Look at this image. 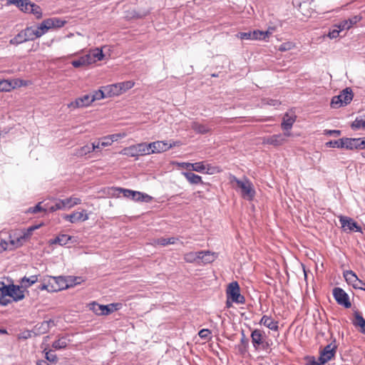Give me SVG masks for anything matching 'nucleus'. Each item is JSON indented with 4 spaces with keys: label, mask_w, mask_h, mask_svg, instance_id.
I'll list each match as a JSON object with an SVG mask.
<instances>
[{
    "label": "nucleus",
    "mask_w": 365,
    "mask_h": 365,
    "mask_svg": "<svg viewBox=\"0 0 365 365\" xmlns=\"http://www.w3.org/2000/svg\"><path fill=\"white\" fill-rule=\"evenodd\" d=\"M191 128L198 134H206L211 130V128L207 125L200 123L197 121L191 123Z\"/></svg>",
    "instance_id": "412c9836"
},
{
    "label": "nucleus",
    "mask_w": 365,
    "mask_h": 365,
    "mask_svg": "<svg viewBox=\"0 0 365 365\" xmlns=\"http://www.w3.org/2000/svg\"><path fill=\"white\" fill-rule=\"evenodd\" d=\"M289 136H291L290 132L265 136L262 138V143L271 145L274 147L280 146L287 142V138Z\"/></svg>",
    "instance_id": "39448f33"
},
{
    "label": "nucleus",
    "mask_w": 365,
    "mask_h": 365,
    "mask_svg": "<svg viewBox=\"0 0 365 365\" xmlns=\"http://www.w3.org/2000/svg\"><path fill=\"white\" fill-rule=\"evenodd\" d=\"M249 345V339L245 336L244 331H242V337L240 339V344L237 346L238 351L241 354H245L247 351Z\"/></svg>",
    "instance_id": "f704fd0d"
},
{
    "label": "nucleus",
    "mask_w": 365,
    "mask_h": 365,
    "mask_svg": "<svg viewBox=\"0 0 365 365\" xmlns=\"http://www.w3.org/2000/svg\"><path fill=\"white\" fill-rule=\"evenodd\" d=\"M227 299H231L236 304H243L245 302V297L240 294V288L237 282L229 284L227 289Z\"/></svg>",
    "instance_id": "7ed1b4c3"
},
{
    "label": "nucleus",
    "mask_w": 365,
    "mask_h": 365,
    "mask_svg": "<svg viewBox=\"0 0 365 365\" xmlns=\"http://www.w3.org/2000/svg\"><path fill=\"white\" fill-rule=\"evenodd\" d=\"M16 247H12L11 245L10 241L7 242L5 240H1L0 242V252L4 251L6 250H12L14 248H16Z\"/></svg>",
    "instance_id": "13d9d810"
},
{
    "label": "nucleus",
    "mask_w": 365,
    "mask_h": 365,
    "mask_svg": "<svg viewBox=\"0 0 365 365\" xmlns=\"http://www.w3.org/2000/svg\"><path fill=\"white\" fill-rule=\"evenodd\" d=\"M48 24L51 29L61 28L63 27L66 21L58 17H53L47 19Z\"/></svg>",
    "instance_id": "c9c22d12"
},
{
    "label": "nucleus",
    "mask_w": 365,
    "mask_h": 365,
    "mask_svg": "<svg viewBox=\"0 0 365 365\" xmlns=\"http://www.w3.org/2000/svg\"><path fill=\"white\" fill-rule=\"evenodd\" d=\"M90 96L91 98L92 102L107 98L106 92H104V87H102L101 89L94 91L93 94H90Z\"/></svg>",
    "instance_id": "ea45409f"
},
{
    "label": "nucleus",
    "mask_w": 365,
    "mask_h": 365,
    "mask_svg": "<svg viewBox=\"0 0 365 365\" xmlns=\"http://www.w3.org/2000/svg\"><path fill=\"white\" fill-rule=\"evenodd\" d=\"M339 96L341 98V101L344 106L349 104L353 98V93L349 88L344 89Z\"/></svg>",
    "instance_id": "2f4dec72"
},
{
    "label": "nucleus",
    "mask_w": 365,
    "mask_h": 365,
    "mask_svg": "<svg viewBox=\"0 0 365 365\" xmlns=\"http://www.w3.org/2000/svg\"><path fill=\"white\" fill-rule=\"evenodd\" d=\"M326 147L327 148H343V141L342 138L336 140H330L325 143Z\"/></svg>",
    "instance_id": "49530a36"
},
{
    "label": "nucleus",
    "mask_w": 365,
    "mask_h": 365,
    "mask_svg": "<svg viewBox=\"0 0 365 365\" xmlns=\"http://www.w3.org/2000/svg\"><path fill=\"white\" fill-rule=\"evenodd\" d=\"M339 222L341 227L345 232L355 231L356 232H361L362 229L353 219L349 217L340 216Z\"/></svg>",
    "instance_id": "6e6552de"
},
{
    "label": "nucleus",
    "mask_w": 365,
    "mask_h": 365,
    "mask_svg": "<svg viewBox=\"0 0 365 365\" xmlns=\"http://www.w3.org/2000/svg\"><path fill=\"white\" fill-rule=\"evenodd\" d=\"M96 61H102L104 57L102 48H96L89 51Z\"/></svg>",
    "instance_id": "79ce46f5"
},
{
    "label": "nucleus",
    "mask_w": 365,
    "mask_h": 365,
    "mask_svg": "<svg viewBox=\"0 0 365 365\" xmlns=\"http://www.w3.org/2000/svg\"><path fill=\"white\" fill-rule=\"evenodd\" d=\"M51 27L49 26V24H48L47 19L43 20L39 26L35 29L36 31H38V38L45 34Z\"/></svg>",
    "instance_id": "4c0bfd02"
},
{
    "label": "nucleus",
    "mask_w": 365,
    "mask_h": 365,
    "mask_svg": "<svg viewBox=\"0 0 365 365\" xmlns=\"http://www.w3.org/2000/svg\"><path fill=\"white\" fill-rule=\"evenodd\" d=\"M341 32L340 29L336 27V25H334L331 29H330L328 36L330 38H336L339 36V33Z\"/></svg>",
    "instance_id": "864d4df0"
},
{
    "label": "nucleus",
    "mask_w": 365,
    "mask_h": 365,
    "mask_svg": "<svg viewBox=\"0 0 365 365\" xmlns=\"http://www.w3.org/2000/svg\"><path fill=\"white\" fill-rule=\"evenodd\" d=\"M33 3H31L29 0H24L23 2V6H20V9L26 13H30L31 11V7L30 6H32Z\"/></svg>",
    "instance_id": "bf43d9fd"
},
{
    "label": "nucleus",
    "mask_w": 365,
    "mask_h": 365,
    "mask_svg": "<svg viewBox=\"0 0 365 365\" xmlns=\"http://www.w3.org/2000/svg\"><path fill=\"white\" fill-rule=\"evenodd\" d=\"M104 87V92H106L107 97L118 96L121 94V88L118 83L108 85Z\"/></svg>",
    "instance_id": "aec40b11"
},
{
    "label": "nucleus",
    "mask_w": 365,
    "mask_h": 365,
    "mask_svg": "<svg viewBox=\"0 0 365 365\" xmlns=\"http://www.w3.org/2000/svg\"><path fill=\"white\" fill-rule=\"evenodd\" d=\"M4 289L6 297H11L14 302L21 301L25 297L24 291L21 286L14 284L6 285Z\"/></svg>",
    "instance_id": "0eeeda50"
},
{
    "label": "nucleus",
    "mask_w": 365,
    "mask_h": 365,
    "mask_svg": "<svg viewBox=\"0 0 365 365\" xmlns=\"http://www.w3.org/2000/svg\"><path fill=\"white\" fill-rule=\"evenodd\" d=\"M336 27L340 29L341 31L344 30H349L351 28L347 20L341 21L339 24H336Z\"/></svg>",
    "instance_id": "680f3d73"
},
{
    "label": "nucleus",
    "mask_w": 365,
    "mask_h": 365,
    "mask_svg": "<svg viewBox=\"0 0 365 365\" xmlns=\"http://www.w3.org/2000/svg\"><path fill=\"white\" fill-rule=\"evenodd\" d=\"M351 128L353 130L365 128V116L364 118H356L351 124Z\"/></svg>",
    "instance_id": "a18cd8bd"
},
{
    "label": "nucleus",
    "mask_w": 365,
    "mask_h": 365,
    "mask_svg": "<svg viewBox=\"0 0 365 365\" xmlns=\"http://www.w3.org/2000/svg\"><path fill=\"white\" fill-rule=\"evenodd\" d=\"M98 149H99V144L93 143L91 145H86L78 149L77 151V155L79 156H83Z\"/></svg>",
    "instance_id": "bb28decb"
},
{
    "label": "nucleus",
    "mask_w": 365,
    "mask_h": 365,
    "mask_svg": "<svg viewBox=\"0 0 365 365\" xmlns=\"http://www.w3.org/2000/svg\"><path fill=\"white\" fill-rule=\"evenodd\" d=\"M352 323L355 327H360V331L365 334V319L359 312H355Z\"/></svg>",
    "instance_id": "5701e85b"
},
{
    "label": "nucleus",
    "mask_w": 365,
    "mask_h": 365,
    "mask_svg": "<svg viewBox=\"0 0 365 365\" xmlns=\"http://www.w3.org/2000/svg\"><path fill=\"white\" fill-rule=\"evenodd\" d=\"M46 359L48 361L56 363L58 360L56 354H55L51 350L46 352Z\"/></svg>",
    "instance_id": "5fc2aeb1"
},
{
    "label": "nucleus",
    "mask_w": 365,
    "mask_h": 365,
    "mask_svg": "<svg viewBox=\"0 0 365 365\" xmlns=\"http://www.w3.org/2000/svg\"><path fill=\"white\" fill-rule=\"evenodd\" d=\"M38 274H34L30 277L24 276L20 281L21 287L28 288L31 287L38 281Z\"/></svg>",
    "instance_id": "a878e982"
},
{
    "label": "nucleus",
    "mask_w": 365,
    "mask_h": 365,
    "mask_svg": "<svg viewBox=\"0 0 365 365\" xmlns=\"http://www.w3.org/2000/svg\"><path fill=\"white\" fill-rule=\"evenodd\" d=\"M93 102L90 94L84 95L81 97L77 98L75 101L71 102L67 105L68 108L71 109H76L89 106Z\"/></svg>",
    "instance_id": "9b49d317"
},
{
    "label": "nucleus",
    "mask_w": 365,
    "mask_h": 365,
    "mask_svg": "<svg viewBox=\"0 0 365 365\" xmlns=\"http://www.w3.org/2000/svg\"><path fill=\"white\" fill-rule=\"evenodd\" d=\"M252 32V40H264V36L262 31L255 30Z\"/></svg>",
    "instance_id": "4d7b16f0"
},
{
    "label": "nucleus",
    "mask_w": 365,
    "mask_h": 365,
    "mask_svg": "<svg viewBox=\"0 0 365 365\" xmlns=\"http://www.w3.org/2000/svg\"><path fill=\"white\" fill-rule=\"evenodd\" d=\"M71 240V237L70 235L66 234H61L56 237L54 239H51L49 240L50 245H59L61 246L66 245L68 243V242Z\"/></svg>",
    "instance_id": "4be33fe9"
},
{
    "label": "nucleus",
    "mask_w": 365,
    "mask_h": 365,
    "mask_svg": "<svg viewBox=\"0 0 365 365\" xmlns=\"http://www.w3.org/2000/svg\"><path fill=\"white\" fill-rule=\"evenodd\" d=\"M211 334V332L209 329H203L200 330L198 333V335L200 338L207 339Z\"/></svg>",
    "instance_id": "69168bd1"
},
{
    "label": "nucleus",
    "mask_w": 365,
    "mask_h": 365,
    "mask_svg": "<svg viewBox=\"0 0 365 365\" xmlns=\"http://www.w3.org/2000/svg\"><path fill=\"white\" fill-rule=\"evenodd\" d=\"M81 203V198L71 196L70 197H67L62 200H56L55 204L49 207L48 210L49 212H55L59 210H68L72 208L75 205H80Z\"/></svg>",
    "instance_id": "f257e3e1"
},
{
    "label": "nucleus",
    "mask_w": 365,
    "mask_h": 365,
    "mask_svg": "<svg viewBox=\"0 0 365 365\" xmlns=\"http://www.w3.org/2000/svg\"><path fill=\"white\" fill-rule=\"evenodd\" d=\"M151 154L165 152L169 150L168 143L166 141H155L148 143Z\"/></svg>",
    "instance_id": "2eb2a0df"
},
{
    "label": "nucleus",
    "mask_w": 365,
    "mask_h": 365,
    "mask_svg": "<svg viewBox=\"0 0 365 365\" xmlns=\"http://www.w3.org/2000/svg\"><path fill=\"white\" fill-rule=\"evenodd\" d=\"M199 255H201L200 253H197V252H190L184 255V260L186 262L188 263H198L197 257H199Z\"/></svg>",
    "instance_id": "58836bf2"
},
{
    "label": "nucleus",
    "mask_w": 365,
    "mask_h": 365,
    "mask_svg": "<svg viewBox=\"0 0 365 365\" xmlns=\"http://www.w3.org/2000/svg\"><path fill=\"white\" fill-rule=\"evenodd\" d=\"M55 325L54 321L52 319L45 320L41 323H38L32 329L34 336L44 334Z\"/></svg>",
    "instance_id": "1a4fd4ad"
},
{
    "label": "nucleus",
    "mask_w": 365,
    "mask_h": 365,
    "mask_svg": "<svg viewBox=\"0 0 365 365\" xmlns=\"http://www.w3.org/2000/svg\"><path fill=\"white\" fill-rule=\"evenodd\" d=\"M337 347L338 345L336 339L331 337V342L319 351V361H321L322 364L328 363L334 358Z\"/></svg>",
    "instance_id": "f03ea898"
},
{
    "label": "nucleus",
    "mask_w": 365,
    "mask_h": 365,
    "mask_svg": "<svg viewBox=\"0 0 365 365\" xmlns=\"http://www.w3.org/2000/svg\"><path fill=\"white\" fill-rule=\"evenodd\" d=\"M124 135L121 134H113L108 136H105L98 141L95 142L96 144H99V149L110 145L113 142L117 141L118 138H122Z\"/></svg>",
    "instance_id": "4468645a"
},
{
    "label": "nucleus",
    "mask_w": 365,
    "mask_h": 365,
    "mask_svg": "<svg viewBox=\"0 0 365 365\" xmlns=\"http://www.w3.org/2000/svg\"><path fill=\"white\" fill-rule=\"evenodd\" d=\"M131 200L135 202H149L152 200V197L148 195V194L139 192V191H133Z\"/></svg>",
    "instance_id": "393cba45"
},
{
    "label": "nucleus",
    "mask_w": 365,
    "mask_h": 365,
    "mask_svg": "<svg viewBox=\"0 0 365 365\" xmlns=\"http://www.w3.org/2000/svg\"><path fill=\"white\" fill-rule=\"evenodd\" d=\"M205 165L204 162H197L195 163H192L191 165V170L199 172V173H205ZM206 173H209L208 171H206Z\"/></svg>",
    "instance_id": "c03bdc74"
},
{
    "label": "nucleus",
    "mask_w": 365,
    "mask_h": 365,
    "mask_svg": "<svg viewBox=\"0 0 365 365\" xmlns=\"http://www.w3.org/2000/svg\"><path fill=\"white\" fill-rule=\"evenodd\" d=\"M342 141L343 148H346L347 150L358 149V138H343Z\"/></svg>",
    "instance_id": "c85d7f7f"
},
{
    "label": "nucleus",
    "mask_w": 365,
    "mask_h": 365,
    "mask_svg": "<svg viewBox=\"0 0 365 365\" xmlns=\"http://www.w3.org/2000/svg\"><path fill=\"white\" fill-rule=\"evenodd\" d=\"M51 280L49 284H51L52 291L57 292L69 287L67 278L63 277H51Z\"/></svg>",
    "instance_id": "9d476101"
},
{
    "label": "nucleus",
    "mask_w": 365,
    "mask_h": 365,
    "mask_svg": "<svg viewBox=\"0 0 365 365\" xmlns=\"http://www.w3.org/2000/svg\"><path fill=\"white\" fill-rule=\"evenodd\" d=\"M251 338L253 346L257 349L259 345L263 344V331L259 329H255L251 334Z\"/></svg>",
    "instance_id": "a211bd4d"
},
{
    "label": "nucleus",
    "mask_w": 365,
    "mask_h": 365,
    "mask_svg": "<svg viewBox=\"0 0 365 365\" xmlns=\"http://www.w3.org/2000/svg\"><path fill=\"white\" fill-rule=\"evenodd\" d=\"M31 7V11L30 14H33L36 16L37 19H40L42 16V11L41 9L39 6L33 4L32 6H30Z\"/></svg>",
    "instance_id": "de8ad7c7"
},
{
    "label": "nucleus",
    "mask_w": 365,
    "mask_h": 365,
    "mask_svg": "<svg viewBox=\"0 0 365 365\" xmlns=\"http://www.w3.org/2000/svg\"><path fill=\"white\" fill-rule=\"evenodd\" d=\"M280 104V102L277 99H272V98H263L262 100V106H277Z\"/></svg>",
    "instance_id": "603ef678"
},
{
    "label": "nucleus",
    "mask_w": 365,
    "mask_h": 365,
    "mask_svg": "<svg viewBox=\"0 0 365 365\" xmlns=\"http://www.w3.org/2000/svg\"><path fill=\"white\" fill-rule=\"evenodd\" d=\"M24 32V35L26 41H33L38 36V31H36L35 28L33 26L26 27L25 29L22 30Z\"/></svg>",
    "instance_id": "473e14b6"
},
{
    "label": "nucleus",
    "mask_w": 365,
    "mask_h": 365,
    "mask_svg": "<svg viewBox=\"0 0 365 365\" xmlns=\"http://www.w3.org/2000/svg\"><path fill=\"white\" fill-rule=\"evenodd\" d=\"M200 253L199 257H197L198 263L202 262L203 264H208L212 262L216 258L215 253L210 251H200L197 252Z\"/></svg>",
    "instance_id": "f3484780"
},
{
    "label": "nucleus",
    "mask_w": 365,
    "mask_h": 365,
    "mask_svg": "<svg viewBox=\"0 0 365 365\" xmlns=\"http://www.w3.org/2000/svg\"><path fill=\"white\" fill-rule=\"evenodd\" d=\"M113 304L108 305H100L98 304H93V310L96 314L98 315H108L113 312Z\"/></svg>",
    "instance_id": "dca6fc26"
},
{
    "label": "nucleus",
    "mask_w": 365,
    "mask_h": 365,
    "mask_svg": "<svg viewBox=\"0 0 365 365\" xmlns=\"http://www.w3.org/2000/svg\"><path fill=\"white\" fill-rule=\"evenodd\" d=\"M39 227L40 225L29 227L22 235L17 237L16 240L10 239V242L12 247H20L22 245V241L29 238L31 235L33 231Z\"/></svg>",
    "instance_id": "ddd939ff"
},
{
    "label": "nucleus",
    "mask_w": 365,
    "mask_h": 365,
    "mask_svg": "<svg viewBox=\"0 0 365 365\" xmlns=\"http://www.w3.org/2000/svg\"><path fill=\"white\" fill-rule=\"evenodd\" d=\"M120 88H121V93L132 88L134 86V82L128 81L122 83H118Z\"/></svg>",
    "instance_id": "3c124183"
},
{
    "label": "nucleus",
    "mask_w": 365,
    "mask_h": 365,
    "mask_svg": "<svg viewBox=\"0 0 365 365\" xmlns=\"http://www.w3.org/2000/svg\"><path fill=\"white\" fill-rule=\"evenodd\" d=\"M293 47L294 44L292 42H285L279 46V51H287L291 50Z\"/></svg>",
    "instance_id": "052dcab7"
},
{
    "label": "nucleus",
    "mask_w": 365,
    "mask_h": 365,
    "mask_svg": "<svg viewBox=\"0 0 365 365\" xmlns=\"http://www.w3.org/2000/svg\"><path fill=\"white\" fill-rule=\"evenodd\" d=\"M234 180L240 188L242 197L247 200H252L255 195V190L252 183L247 179L241 180L235 177H234Z\"/></svg>",
    "instance_id": "20e7f679"
},
{
    "label": "nucleus",
    "mask_w": 365,
    "mask_h": 365,
    "mask_svg": "<svg viewBox=\"0 0 365 365\" xmlns=\"http://www.w3.org/2000/svg\"><path fill=\"white\" fill-rule=\"evenodd\" d=\"M23 31H21L17 35H16L13 38L9 41L10 44L11 45H19L22 43L26 42Z\"/></svg>",
    "instance_id": "a19ab883"
},
{
    "label": "nucleus",
    "mask_w": 365,
    "mask_h": 365,
    "mask_svg": "<svg viewBox=\"0 0 365 365\" xmlns=\"http://www.w3.org/2000/svg\"><path fill=\"white\" fill-rule=\"evenodd\" d=\"M71 64L74 68H79L81 66H87L83 56H81L78 59L73 61Z\"/></svg>",
    "instance_id": "6e6d98bb"
},
{
    "label": "nucleus",
    "mask_w": 365,
    "mask_h": 365,
    "mask_svg": "<svg viewBox=\"0 0 365 365\" xmlns=\"http://www.w3.org/2000/svg\"><path fill=\"white\" fill-rule=\"evenodd\" d=\"M67 280L68 281L69 287L79 284L81 282V277H68Z\"/></svg>",
    "instance_id": "e2e57ef3"
},
{
    "label": "nucleus",
    "mask_w": 365,
    "mask_h": 365,
    "mask_svg": "<svg viewBox=\"0 0 365 365\" xmlns=\"http://www.w3.org/2000/svg\"><path fill=\"white\" fill-rule=\"evenodd\" d=\"M176 240H177V239L175 238V237H170V238L161 237V238L158 239L155 241V243L159 245L166 246L168 245H173V244H175Z\"/></svg>",
    "instance_id": "37998d69"
},
{
    "label": "nucleus",
    "mask_w": 365,
    "mask_h": 365,
    "mask_svg": "<svg viewBox=\"0 0 365 365\" xmlns=\"http://www.w3.org/2000/svg\"><path fill=\"white\" fill-rule=\"evenodd\" d=\"M344 277L345 280L349 284L352 285L354 287V284H357V282L360 280L355 272L351 270H346L344 272Z\"/></svg>",
    "instance_id": "7c9ffc66"
},
{
    "label": "nucleus",
    "mask_w": 365,
    "mask_h": 365,
    "mask_svg": "<svg viewBox=\"0 0 365 365\" xmlns=\"http://www.w3.org/2000/svg\"><path fill=\"white\" fill-rule=\"evenodd\" d=\"M182 175L190 184L198 185L202 183L201 176L196 175L194 173L183 172Z\"/></svg>",
    "instance_id": "cd10ccee"
},
{
    "label": "nucleus",
    "mask_w": 365,
    "mask_h": 365,
    "mask_svg": "<svg viewBox=\"0 0 365 365\" xmlns=\"http://www.w3.org/2000/svg\"><path fill=\"white\" fill-rule=\"evenodd\" d=\"M342 106H344V104L341 101V98L339 97V96H334L331 101V106L334 108H339Z\"/></svg>",
    "instance_id": "8fccbe9b"
},
{
    "label": "nucleus",
    "mask_w": 365,
    "mask_h": 365,
    "mask_svg": "<svg viewBox=\"0 0 365 365\" xmlns=\"http://www.w3.org/2000/svg\"><path fill=\"white\" fill-rule=\"evenodd\" d=\"M332 294L336 302L345 308H350L351 303L348 294L341 287H334Z\"/></svg>",
    "instance_id": "423d86ee"
},
{
    "label": "nucleus",
    "mask_w": 365,
    "mask_h": 365,
    "mask_svg": "<svg viewBox=\"0 0 365 365\" xmlns=\"http://www.w3.org/2000/svg\"><path fill=\"white\" fill-rule=\"evenodd\" d=\"M150 13V11H133V14L132 15V17L136 18V19H142L145 16H146Z\"/></svg>",
    "instance_id": "0e129e2a"
},
{
    "label": "nucleus",
    "mask_w": 365,
    "mask_h": 365,
    "mask_svg": "<svg viewBox=\"0 0 365 365\" xmlns=\"http://www.w3.org/2000/svg\"><path fill=\"white\" fill-rule=\"evenodd\" d=\"M259 324H263L264 327L273 331H277L279 328L278 322L272 319L271 317L267 315H264L262 317Z\"/></svg>",
    "instance_id": "6ab92c4d"
},
{
    "label": "nucleus",
    "mask_w": 365,
    "mask_h": 365,
    "mask_svg": "<svg viewBox=\"0 0 365 365\" xmlns=\"http://www.w3.org/2000/svg\"><path fill=\"white\" fill-rule=\"evenodd\" d=\"M63 219L71 223H76L77 222H84L88 220V215L86 212V210H83L81 212H74L70 215H65Z\"/></svg>",
    "instance_id": "f8f14e48"
},
{
    "label": "nucleus",
    "mask_w": 365,
    "mask_h": 365,
    "mask_svg": "<svg viewBox=\"0 0 365 365\" xmlns=\"http://www.w3.org/2000/svg\"><path fill=\"white\" fill-rule=\"evenodd\" d=\"M295 120V116L289 115L288 113H286L281 124L282 128L285 130V132H289V130L292 128Z\"/></svg>",
    "instance_id": "b1692460"
},
{
    "label": "nucleus",
    "mask_w": 365,
    "mask_h": 365,
    "mask_svg": "<svg viewBox=\"0 0 365 365\" xmlns=\"http://www.w3.org/2000/svg\"><path fill=\"white\" fill-rule=\"evenodd\" d=\"M120 154L128 157H133L135 158L136 159H138L139 157L136 145H133L129 147L124 148L123 150L120 151Z\"/></svg>",
    "instance_id": "c756f323"
},
{
    "label": "nucleus",
    "mask_w": 365,
    "mask_h": 365,
    "mask_svg": "<svg viewBox=\"0 0 365 365\" xmlns=\"http://www.w3.org/2000/svg\"><path fill=\"white\" fill-rule=\"evenodd\" d=\"M69 341L70 340L66 336H61L58 339L53 341L52 347L56 350L65 349L67 346Z\"/></svg>",
    "instance_id": "72a5a7b5"
},
{
    "label": "nucleus",
    "mask_w": 365,
    "mask_h": 365,
    "mask_svg": "<svg viewBox=\"0 0 365 365\" xmlns=\"http://www.w3.org/2000/svg\"><path fill=\"white\" fill-rule=\"evenodd\" d=\"M138 156L150 155L151 154L150 148L148 144L145 143H141L136 144Z\"/></svg>",
    "instance_id": "e433bc0d"
},
{
    "label": "nucleus",
    "mask_w": 365,
    "mask_h": 365,
    "mask_svg": "<svg viewBox=\"0 0 365 365\" xmlns=\"http://www.w3.org/2000/svg\"><path fill=\"white\" fill-rule=\"evenodd\" d=\"M83 56L87 65H90L96 62L90 52Z\"/></svg>",
    "instance_id": "774afa93"
},
{
    "label": "nucleus",
    "mask_w": 365,
    "mask_h": 365,
    "mask_svg": "<svg viewBox=\"0 0 365 365\" xmlns=\"http://www.w3.org/2000/svg\"><path fill=\"white\" fill-rule=\"evenodd\" d=\"M239 37L242 40H252V32H241L239 34Z\"/></svg>",
    "instance_id": "338daca9"
},
{
    "label": "nucleus",
    "mask_w": 365,
    "mask_h": 365,
    "mask_svg": "<svg viewBox=\"0 0 365 365\" xmlns=\"http://www.w3.org/2000/svg\"><path fill=\"white\" fill-rule=\"evenodd\" d=\"M6 288V285H3L0 287V304L2 305H7L9 303V300L6 299L5 297H6V293L4 291Z\"/></svg>",
    "instance_id": "09e8293b"
}]
</instances>
